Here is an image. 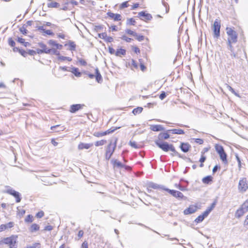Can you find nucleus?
I'll use <instances>...</instances> for the list:
<instances>
[{
	"instance_id": "nucleus-1",
	"label": "nucleus",
	"mask_w": 248,
	"mask_h": 248,
	"mask_svg": "<svg viewBox=\"0 0 248 248\" xmlns=\"http://www.w3.org/2000/svg\"><path fill=\"white\" fill-rule=\"evenodd\" d=\"M155 144L158 147L161 149L163 151L165 152L171 151V152H173V154H172L173 156L175 155L178 156L179 157H181V155L175 150V148L174 147L172 144H170L167 142L160 143L158 141H155Z\"/></svg>"
},
{
	"instance_id": "nucleus-2",
	"label": "nucleus",
	"mask_w": 248,
	"mask_h": 248,
	"mask_svg": "<svg viewBox=\"0 0 248 248\" xmlns=\"http://www.w3.org/2000/svg\"><path fill=\"white\" fill-rule=\"evenodd\" d=\"M226 33L228 36L227 38V46L232 48V44L235 43L237 41V34L235 31L232 28L227 27Z\"/></svg>"
},
{
	"instance_id": "nucleus-3",
	"label": "nucleus",
	"mask_w": 248,
	"mask_h": 248,
	"mask_svg": "<svg viewBox=\"0 0 248 248\" xmlns=\"http://www.w3.org/2000/svg\"><path fill=\"white\" fill-rule=\"evenodd\" d=\"M117 139L114 138L111 140L110 143L108 145L105 154V157L107 160H109L114 153L116 147Z\"/></svg>"
},
{
	"instance_id": "nucleus-4",
	"label": "nucleus",
	"mask_w": 248,
	"mask_h": 248,
	"mask_svg": "<svg viewBox=\"0 0 248 248\" xmlns=\"http://www.w3.org/2000/svg\"><path fill=\"white\" fill-rule=\"evenodd\" d=\"M215 149L217 152L218 154L220 159L224 164H227V154L224 151L222 146L217 144L215 146Z\"/></svg>"
},
{
	"instance_id": "nucleus-5",
	"label": "nucleus",
	"mask_w": 248,
	"mask_h": 248,
	"mask_svg": "<svg viewBox=\"0 0 248 248\" xmlns=\"http://www.w3.org/2000/svg\"><path fill=\"white\" fill-rule=\"evenodd\" d=\"M17 236L12 235L10 237L4 238V243L7 245L10 248H16Z\"/></svg>"
},
{
	"instance_id": "nucleus-6",
	"label": "nucleus",
	"mask_w": 248,
	"mask_h": 248,
	"mask_svg": "<svg viewBox=\"0 0 248 248\" xmlns=\"http://www.w3.org/2000/svg\"><path fill=\"white\" fill-rule=\"evenodd\" d=\"M240 192H244L248 188V183L246 178H243L240 180L238 186Z\"/></svg>"
},
{
	"instance_id": "nucleus-7",
	"label": "nucleus",
	"mask_w": 248,
	"mask_h": 248,
	"mask_svg": "<svg viewBox=\"0 0 248 248\" xmlns=\"http://www.w3.org/2000/svg\"><path fill=\"white\" fill-rule=\"evenodd\" d=\"M220 23L216 19L213 24L214 36L217 38L220 36Z\"/></svg>"
},
{
	"instance_id": "nucleus-8",
	"label": "nucleus",
	"mask_w": 248,
	"mask_h": 248,
	"mask_svg": "<svg viewBox=\"0 0 248 248\" xmlns=\"http://www.w3.org/2000/svg\"><path fill=\"white\" fill-rule=\"evenodd\" d=\"M6 193L13 196L16 199V202H19L21 201L20 193L15 190L9 187L6 191Z\"/></svg>"
},
{
	"instance_id": "nucleus-9",
	"label": "nucleus",
	"mask_w": 248,
	"mask_h": 248,
	"mask_svg": "<svg viewBox=\"0 0 248 248\" xmlns=\"http://www.w3.org/2000/svg\"><path fill=\"white\" fill-rule=\"evenodd\" d=\"M197 210V207L195 205H191L189 207L184 211V214L186 215L191 214L196 212Z\"/></svg>"
},
{
	"instance_id": "nucleus-10",
	"label": "nucleus",
	"mask_w": 248,
	"mask_h": 248,
	"mask_svg": "<svg viewBox=\"0 0 248 248\" xmlns=\"http://www.w3.org/2000/svg\"><path fill=\"white\" fill-rule=\"evenodd\" d=\"M107 15L114 21H120L121 20V16L120 14H114L111 12H108L107 13Z\"/></svg>"
},
{
	"instance_id": "nucleus-11",
	"label": "nucleus",
	"mask_w": 248,
	"mask_h": 248,
	"mask_svg": "<svg viewBox=\"0 0 248 248\" xmlns=\"http://www.w3.org/2000/svg\"><path fill=\"white\" fill-rule=\"evenodd\" d=\"M114 130H115L114 129H112V130L110 129H108L105 132H96L94 133L93 135L96 137H100L105 136L107 134H110L111 133H112L114 131Z\"/></svg>"
},
{
	"instance_id": "nucleus-12",
	"label": "nucleus",
	"mask_w": 248,
	"mask_h": 248,
	"mask_svg": "<svg viewBox=\"0 0 248 248\" xmlns=\"http://www.w3.org/2000/svg\"><path fill=\"white\" fill-rule=\"evenodd\" d=\"M83 106H84V105L81 104L72 105L70 107V111L71 113H75L78 110L82 109Z\"/></svg>"
},
{
	"instance_id": "nucleus-13",
	"label": "nucleus",
	"mask_w": 248,
	"mask_h": 248,
	"mask_svg": "<svg viewBox=\"0 0 248 248\" xmlns=\"http://www.w3.org/2000/svg\"><path fill=\"white\" fill-rule=\"evenodd\" d=\"M209 214L205 211L202 214L199 216L195 220V222L198 223L202 222L203 219L208 216Z\"/></svg>"
},
{
	"instance_id": "nucleus-14",
	"label": "nucleus",
	"mask_w": 248,
	"mask_h": 248,
	"mask_svg": "<svg viewBox=\"0 0 248 248\" xmlns=\"http://www.w3.org/2000/svg\"><path fill=\"white\" fill-rule=\"evenodd\" d=\"M247 211L244 209L242 206L239 208L235 212V217L237 218H240L246 213Z\"/></svg>"
},
{
	"instance_id": "nucleus-15",
	"label": "nucleus",
	"mask_w": 248,
	"mask_h": 248,
	"mask_svg": "<svg viewBox=\"0 0 248 248\" xmlns=\"http://www.w3.org/2000/svg\"><path fill=\"white\" fill-rule=\"evenodd\" d=\"M191 147V145L188 143H181L180 148L181 150L184 153H187L190 148Z\"/></svg>"
},
{
	"instance_id": "nucleus-16",
	"label": "nucleus",
	"mask_w": 248,
	"mask_h": 248,
	"mask_svg": "<svg viewBox=\"0 0 248 248\" xmlns=\"http://www.w3.org/2000/svg\"><path fill=\"white\" fill-rule=\"evenodd\" d=\"M150 129L153 131H160L164 130V128L160 124L151 125Z\"/></svg>"
},
{
	"instance_id": "nucleus-17",
	"label": "nucleus",
	"mask_w": 248,
	"mask_h": 248,
	"mask_svg": "<svg viewBox=\"0 0 248 248\" xmlns=\"http://www.w3.org/2000/svg\"><path fill=\"white\" fill-rule=\"evenodd\" d=\"M69 72H71L74 74L77 77H80L81 76V73L79 71L78 68L74 67H69Z\"/></svg>"
},
{
	"instance_id": "nucleus-18",
	"label": "nucleus",
	"mask_w": 248,
	"mask_h": 248,
	"mask_svg": "<svg viewBox=\"0 0 248 248\" xmlns=\"http://www.w3.org/2000/svg\"><path fill=\"white\" fill-rule=\"evenodd\" d=\"M111 163L114 168H123L124 166V165L121 162L117 159H112Z\"/></svg>"
},
{
	"instance_id": "nucleus-19",
	"label": "nucleus",
	"mask_w": 248,
	"mask_h": 248,
	"mask_svg": "<svg viewBox=\"0 0 248 248\" xmlns=\"http://www.w3.org/2000/svg\"><path fill=\"white\" fill-rule=\"evenodd\" d=\"M138 15L140 17H143L146 20H150L152 18V16L150 14L145 13L143 11L139 13Z\"/></svg>"
},
{
	"instance_id": "nucleus-20",
	"label": "nucleus",
	"mask_w": 248,
	"mask_h": 248,
	"mask_svg": "<svg viewBox=\"0 0 248 248\" xmlns=\"http://www.w3.org/2000/svg\"><path fill=\"white\" fill-rule=\"evenodd\" d=\"M48 44L51 46H55L56 49H62V45L58 44L56 41L50 40L48 42Z\"/></svg>"
},
{
	"instance_id": "nucleus-21",
	"label": "nucleus",
	"mask_w": 248,
	"mask_h": 248,
	"mask_svg": "<svg viewBox=\"0 0 248 248\" xmlns=\"http://www.w3.org/2000/svg\"><path fill=\"white\" fill-rule=\"evenodd\" d=\"M92 145V144H91L81 142L78 144V148L79 150H82L84 149H88L91 147Z\"/></svg>"
},
{
	"instance_id": "nucleus-22",
	"label": "nucleus",
	"mask_w": 248,
	"mask_h": 248,
	"mask_svg": "<svg viewBox=\"0 0 248 248\" xmlns=\"http://www.w3.org/2000/svg\"><path fill=\"white\" fill-rule=\"evenodd\" d=\"M168 131L170 132L173 134L182 135V134H185L184 131L181 129H170V130H169Z\"/></svg>"
},
{
	"instance_id": "nucleus-23",
	"label": "nucleus",
	"mask_w": 248,
	"mask_h": 248,
	"mask_svg": "<svg viewBox=\"0 0 248 248\" xmlns=\"http://www.w3.org/2000/svg\"><path fill=\"white\" fill-rule=\"evenodd\" d=\"M95 76L94 77H95L96 80L98 82L100 83L102 81V76L99 71V70L97 68H96L95 70Z\"/></svg>"
},
{
	"instance_id": "nucleus-24",
	"label": "nucleus",
	"mask_w": 248,
	"mask_h": 248,
	"mask_svg": "<svg viewBox=\"0 0 248 248\" xmlns=\"http://www.w3.org/2000/svg\"><path fill=\"white\" fill-rule=\"evenodd\" d=\"M39 46L42 49L44 53L48 54L49 53L50 48L47 47L43 43H39Z\"/></svg>"
},
{
	"instance_id": "nucleus-25",
	"label": "nucleus",
	"mask_w": 248,
	"mask_h": 248,
	"mask_svg": "<svg viewBox=\"0 0 248 248\" xmlns=\"http://www.w3.org/2000/svg\"><path fill=\"white\" fill-rule=\"evenodd\" d=\"M175 193H174L173 195L175 198L178 199H182L185 198V196L182 192L177 190H175Z\"/></svg>"
},
{
	"instance_id": "nucleus-26",
	"label": "nucleus",
	"mask_w": 248,
	"mask_h": 248,
	"mask_svg": "<svg viewBox=\"0 0 248 248\" xmlns=\"http://www.w3.org/2000/svg\"><path fill=\"white\" fill-rule=\"evenodd\" d=\"M170 138V135L168 133H160L158 135L159 139L167 140Z\"/></svg>"
},
{
	"instance_id": "nucleus-27",
	"label": "nucleus",
	"mask_w": 248,
	"mask_h": 248,
	"mask_svg": "<svg viewBox=\"0 0 248 248\" xmlns=\"http://www.w3.org/2000/svg\"><path fill=\"white\" fill-rule=\"evenodd\" d=\"M126 53L125 50L124 49H118L115 52V55L117 56H121V55H124Z\"/></svg>"
},
{
	"instance_id": "nucleus-28",
	"label": "nucleus",
	"mask_w": 248,
	"mask_h": 248,
	"mask_svg": "<svg viewBox=\"0 0 248 248\" xmlns=\"http://www.w3.org/2000/svg\"><path fill=\"white\" fill-rule=\"evenodd\" d=\"M212 181V177L211 176H207L202 178V181L204 184H208Z\"/></svg>"
},
{
	"instance_id": "nucleus-29",
	"label": "nucleus",
	"mask_w": 248,
	"mask_h": 248,
	"mask_svg": "<svg viewBox=\"0 0 248 248\" xmlns=\"http://www.w3.org/2000/svg\"><path fill=\"white\" fill-rule=\"evenodd\" d=\"M60 4L56 2L50 1L47 3V6L49 8H58Z\"/></svg>"
},
{
	"instance_id": "nucleus-30",
	"label": "nucleus",
	"mask_w": 248,
	"mask_h": 248,
	"mask_svg": "<svg viewBox=\"0 0 248 248\" xmlns=\"http://www.w3.org/2000/svg\"><path fill=\"white\" fill-rule=\"evenodd\" d=\"M143 110V108L141 107H138L137 108H134L132 112L134 115H137L138 114L140 113Z\"/></svg>"
},
{
	"instance_id": "nucleus-31",
	"label": "nucleus",
	"mask_w": 248,
	"mask_h": 248,
	"mask_svg": "<svg viewBox=\"0 0 248 248\" xmlns=\"http://www.w3.org/2000/svg\"><path fill=\"white\" fill-rule=\"evenodd\" d=\"M39 226H38V225L34 223V224H32V225L31 226V228H30V231L31 232H34L39 230Z\"/></svg>"
},
{
	"instance_id": "nucleus-32",
	"label": "nucleus",
	"mask_w": 248,
	"mask_h": 248,
	"mask_svg": "<svg viewBox=\"0 0 248 248\" xmlns=\"http://www.w3.org/2000/svg\"><path fill=\"white\" fill-rule=\"evenodd\" d=\"M160 189H162L163 190H164L166 191H167L168 192H169L170 194H171L172 196L173 195V194L174 193H175V190H171V189H170L168 188H166L164 186H161L160 187Z\"/></svg>"
},
{
	"instance_id": "nucleus-33",
	"label": "nucleus",
	"mask_w": 248,
	"mask_h": 248,
	"mask_svg": "<svg viewBox=\"0 0 248 248\" xmlns=\"http://www.w3.org/2000/svg\"><path fill=\"white\" fill-rule=\"evenodd\" d=\"M230 47V46H228V49L231 51V56L232 58H236L237 57V54L235 53L233 47L232 46V48Z\"/></svg>"
},
{
	"instance_id": "nucleus-34",
	"label": "nucleus",
	"mask_w": 248,
	"mask_h": 248,
	"mask_svg": "<svg viewBox=\"0 0 248 248\" xmlns=\"http://www.w3.org/2000/svg\"><path fill=\"white\" fill-rule=\"evenodd\" d=\"M49 53L48 54L59 55L60 52L56 50L55 48H50Z\"/></svg>"
},
{
	"instance_id": "nucleus-35",
	"label": "nucleus",
	"mask_w": 248,
	"mask_h": 248,
	"mask_svg": "<svg viewBox=\"0 0 248 248\" xmlns=\"http://www.w3.org/2000/svg\"><path fill=\"white\" fill-rule=\"evenodd\" d=\"M106 142H107V141L106 140H101L97 141L95 143V145L96 146H102V145H103L104 144H105Z\"/></svg>"
},
{
	"instance_id": "nucleus-36",
	"label": "nucleus",
	"mask_w": 248,
	"mask_h": 248,
	"mask_svg": "<svg viewBox=\"0 0 248 248\" xmlns=\"http://www.w3.org/2000/svg\"><path fill=\"white\" fill-rule=\"evenodd\" d=\"M68 45H69V46L70 47L71 50H75L76 46L74 42L69 41V43H68Z\"/></svg>"
},
{
	"instance_id": "nucleus-37",
	"label": "nucleus",
	"mask_w": 248,
	"mask_h": 248,
	"mask_svg": "<svg viewBox=\"0 0 248 248\" xmlns=\"http://www.w3.org/2000/svg\"><path fill=\"white\" fill-rule=\"evenodd\" d=\"M41 244L39 243H35L32 246H30L27 247V248H40Z\"/></svg>"
},
{
	"instance_id": "nucleus-38",
	"label": "nucleus",
	"mask_w": 248,
	"mask_h": 248,
	"mask_svg": "<svg viewBox=\"0 0 248 248\" xmlns=\"http://www.w3.org/2000/svg\"><path fill=\"white\" fill-rule=\"evenodd\" d=\"M175 186L178 188L179 189H180V190L181 191H185V190H186V188L185 186H182L180 184H176L175 185Z\"/></svg>"
},
{
	"instance_id": "nucleus-39",
	"label": "nucleus",
	"mask_w": 248,
	"mask_h": 248,
	"mask_svg": "<svg viewBox=\"0 0 248 248\" xmlns=\"http://www.w3.org/2000/svg\"><path fill=\"white\" fill-rule=\"evenodd\" d=\"M125 32L126 33H127V34H129V35H133V36H137V33H136L135 32L129 30V29H127L125 30Z\"/></svg>"
},
{
	"instance_id": "nucleus-40",
	"label": "nucleus",
	"mask_w": 248,
	"mask_h": 248,
	"mask_svg": "<svg viewBox=\"0 0 248 248\" xmlns=\"http://www.w3.org/2000/svg\"><path fill=\"white\" fill-rule=\"evenodd\" d=\"M159 186L156 184H155V183H151L150 185V187H152L154 189H158V188H160V187L161 186Z\"/></svg>"
},
{
	"instance_id": "nucleus-41",
	"label": "nucleus",
	"mask_w": 248,
	"mask_h": 248,
	"mask_svg": "<svg viewBox=\"0 0 248 248\" xmlns=\"http://www.w3.org/2000/svg\"><path fill=\"white\" fill-rule=\"evenodd\" d=\"M216 205V202H213L211 206L206 210V211L209 214L211 211L213 209Z\"/></svg>"
},
{
	"instance_id": "nucleus-42",
	"label": "nucleus",
	"mask_w": 248,
	"mask_h": 248,
	"mask_svg": "<svg viewBox=\"0 0 248 248\" xmlns=\"http://www.w3.org/2000/svg\"><path fill=\"white\" fill-rule=\"evenodd\" d=\"M45 23H46L45 25H46L47 26H52V27L55 28V29H58V31H61V30H60L58 26H57L56 25H55L54 24H52L50 22H46Z\"/></svg>"
},
{
	"instance_id": "nucleus-43",
	"label": "nucleus",
	"mask_w": 248,
	"mask_h": 248,
	"mask_svg": "<svg viewBox=\"0 0 248 248\" xmlns=\"http://www.w3.org/2000/svg\"><path fill=\"white\" fill-rule=\"evenodd\" d=\"M59 59L62 60V61L67 60L68 61H71L72 60V59L70 58V57H65V56H59Z\"/></svg>"
},
{
	"instance_id": "nucleus-44",
	"label": "nucleus",
	"mask_w": 248,
	"mask_h": 248,
	"mask_svg": "<svg viewBox=\"0 0 248 248\" xmlns=\"http://www.w3.org/2000/svg\"><path fill=\"white\" fill-rule=\"evenodd\" d=\"M8 44L12 47H14L16 44L15 41L12 39V38H9L8 39Z\"/></svg>"
},
{
	"instance_id": "nucleus-45",
	"label": "nucleus",
	"mask_w": 248,
	"mask_h": 248,
	"mask_svg": "<svg viewBox=\"0 0 248 248\" xmlns=\"http://www.w3.org/2000/svg\"><path fill=\"white\" fill-rule=\"evenodd\" d=\"M241 206L246 211H248V199L241 205Z\"/></svg>"
},
{
	"instance_id": "nucleus-46",
	"label": "nucleus",
	"mask_w": 248,
	"mask_h": 248,
	"mask_svg": "<svg viewBox=\"0 0 248 248\" xmlns=\"http://www.w3.org/2000/svg\"><path fill=\"white\" fill-rule=\"evenodd\" d=\"M135 22H136L135 20L132 18L128 19L127 21V24H130V25H134Z\"/></svg>"
},
{
	"instance_id": "nucleus-47",
	"label": "nucleus",
	"mask_w": 248,
	"mask_h": 248,
	"mask_svg": "<svg viewBox=\"0 0 248 248\" xmlns=\"http://www.w3.org/2000/svg\"><path fill=\"white\" fill-rule=\"evenodd\" d=\"M162 3L164 7L165 8L166 13H168L169 11V6L167 2H165L164 1H162Z\"/></svg>"
},
{
	"instance_id": "nucleus-48",
	"label": "nucleus",
	"mask_w": 248,
	"mask_h": 248,
	"mask_svg": "<svg viewBox=\"0 0 248 248\" xmlns=\"http://www.w3.org/2000/svg\"><path fill=\"white\" fill-rule=\"evenodd\" d=\"M227 88L228 89L231 91L232 93H233L234 95H235L236 96H239V95L235 92V91L234 90V89L231 87L229 85H227Z\"/></svg>"
},
{
	"instance_id": "nucleus-49",
	"label": "nucleus",
	"mask_w": 248,
	"mask_h": 248,
	"mask_svg": "<svg viewBox=\"0 0 248 248\" xmlns=\"http://www.w3.org/2000/svg\"><path fill=\"white\" fill-rule=\"evenodd\" d=\"M235 156H236V160L238 162L239 170H240L241 168V162L240 159L237 155H236Z\"/></svg>"
},
{
	"instance_id": "nucleus-50",
	"label": "nucleus",
	"mask_w": 248,
	"mask_h": 248,
	"mask_svg": "<svg viewBox=\"0 0 248 248\" xmlns=\"http://www.w3.org/2000/svg\"><path fill=\"white\" fill-rule=\"evenodd\" d=\"M25 220L26 222H31L32 221V216L30 215H28Z\"/></svg>"
},
{
	"instance_id": "nucleus-51",
	"label": "nucleus",
	"mask_w": 248,
	"mask_h": 248,
	"mask_svg": "<svg viewBox=\"0 0 248 248\" xmlns=\"http://www.w3.org/2000/svg\"><path fill=\"white\" fill-rule=\"evenodd\" d=\"M192 140L199 144H202L203 143V140L201 139H193Z\"/></svg>"
},
{
	"instance_id": "nucleus-52",
	"label": "nucleus",
	"mask_w": 248,
	"mask_h": 248,
	"mask_svg": "<svg viewBox=\"0 0 248 248\" xmlns=\"http://www.w3.org/2000/svg\"><path fill=\"white\" fill-rule=\"evenodd\" d=\"M107 34L106 32L98 34L99 37L104 40H105L106 38L107 37Z\"/></svg>"
},
{
	"instance_id": "nucleus-53",
	"label": "nucleus",
	"mask_w": 248,
	"mask_h": 248,
	"mask_svg": "<svg viewBox=\"0 0 248 248\" xmlns=\"http://www.w3.org/2000/svg\"><path fill=\"white\" fill-rule=\"evenodd\" d=\"M20 31L23 34H26L27 33V30H26V28L24 26L20 28Z\"/></svg>"
},
{
	"instance_id": "nucleus-54",
	"label": "nucleus",
	"mask_w": 248,
	"mask_h": 248,
	"mask_svg": "<svg viewBox=\"0 0 248 248\" xmlns=\"http://www.w3.org/2000/svg\"><path fill=\"white\" fill-rule=\"evenodd\" d=\"M78 62L82 65L85 66L87 64L86 62L84 59H78Z\"/></svg>"
},
{
	"instance_id": "nucleus-55",
	"label": "nucleus",
	"mask_w": 248,
	"mask_h": 248,
	"mask_svg": "<svg viewBox=\"0 0 248 248\" xmlns=\"http://www.w3.org/2000/svg\"><path fill=\"white\" fill-rule=\"evenodd\" d=\"M44 215V213L43 212V211H40L39 212H38L37 214H36V217H38V218H41L42 217H43Z\"/></svg>"
},
{
	"instance_id": "nucleus-56",
	"label": "nucleus",
	"mask_w": 248,
	"mask_h": 248,
	"mask_svg": "<svg viewBox=\"0 0 248 248\" xmlns=\"http://www.w3.org/2000/svg\"><path fill=\"white\" fill-rule=\"evenodd\" d=\"M122 39L124 40H125L127 42H130L132 40L131 38H128L125 35H123L122 37Z\"/></svg>"
},
{
	"instance_id": "nucleus-57",
	"label": "nucleus",
	"mask_w": 248,
	"mask_h": 248,
	"mask_svg": "<svg viewBox=\"0 0 248 248\" xmlns=\"http://www.w3.org/2000/svg\"><path fill=\"white\" fill-rule=\"evenodd\" d=\"M128 6V1H125V2H123L121 4V5H120V8H126V7H127Z\"/></svg>"
},
{
	"instance_id": "nucleus-58",
	"label": "nucleus",
	"mask_w": 248,
	"mask_h": 248,
	"mask_svg": "<svg viewBox=\"0 0 248 248\" xmlns=\"http://www.w3.org/2000/svg\"><path fill=\"white\" fill-rule=\"evenodd\" d=\"M136 37V39L139 41H142L144 40V37L143 35H138L137 34V36H135Z\"/></svg>"
},
{
	"instance_id": "nucleus-59",
	"label": "nucleus",
	"mask_w": 248,
	"mask_h": 248,
	"mask_svg": "<svg viewBox=\"0 0 248 248\" xmlns=\"http://www.w3.org/2000/svg\"><path fill=\"white\" fill-rule=\"evenodd\" d=\"M6 229L7 228H11L14 226V222H10L8 223L5 224Z\"/></svg>"
},
{
	"instance_id": "nucleus-60",
	"label": "nucleus",
	"mask_w": 248,
	"mask_h": 248,
	"mask_svg": "<svg viewBox=\"0 0 248 248\" xmlns=\"http://www.w3.org/2000/svg\"><path fill=\"white\" fill-rule=\"evenodd\" d=\"M105 41L107 42L110 43L113 41V39L112 37H110V36H108V35H107Z\"/></svg>"
},
{
	"instance_id": "nucleus-61",
	"label": "nucleus",
	"mask_w": 248,
	"mask_h": 248,
	"mask_svg": "<svg viewBox=\"0 0 248 248\" xmlns=\"http://www.w3.org/2000/svg\"><path fill=\"white\" fill-rule=\"evenodd\" d=\"M166 97V94L165 92H162L159 95V98L161 100H163Z\"/></svg>"
},
{
	"instance_id": "nucleus-62",
	"label": "nucleus",
	"mask_w": 248,
	"mask_h": 248,
	"mask_svg": "<svg viewBox=\"0 0 248 248\" xmlns=\"http://www.w3.org/2000/svg\"><path fill=\"white\" fill-rule=\"evenodd\" d=\"M81 248H88V244L87 241H85L81 245Z\"/></svg>"
},
{
	"instance_id": "nucleus-63",
	"label": "nucleus",
	"mask_w": 248,
	"mask_h": 248,
	"mask_svg": "<svg viewBox=\"0 0 248 248\" xmlns=\"http://www.w3.org/2000/svg\"><path fill=\"white\" fill-rule=\"evenodd\" d=\"M44 229L46 231H51L53 229V227L51 225H47L45 227Z\"/></svg>"
},
{
	"instance_id": "nucleus-64",
	"label": "nucleus",
	"mask_w": 248,
	"mask_h": 248,
	"mask_svg": "<svg viewBox=\"0 0 248 248\" xmlns=\"http://www.w3.org/2000/svg\"><path fill=\"white\" fill-rule=\"evenodd\" d=\"M205 160L206 157L203 155H202L199 161L201 163H203L205 161Z\"/></svg>"
}]
</instances>
